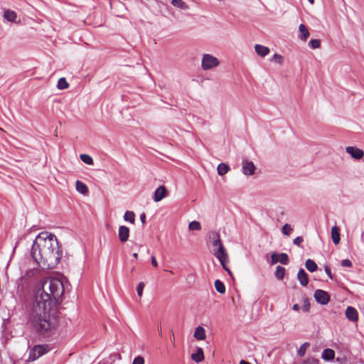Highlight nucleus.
<instances>
[{
  "label": "nucleus",
  "mask_w": 364,
  "mask_h": 364,
  "mask_svg": "<svg viewBox=\"0 0 364 364\" xmlns=\"http://www.w3.org/2000/svg\"><path fill=\"white\" fill-rule=\"evenodd\" d=\"M64 290L62 281L56 277H48L42 282L30 313L31 323L38 332L44 333L57 326L58 306Z\"/></svg>",
  "instance_id": "obj_1"
},
{
  "label": "nucleus",
  "mask_w": 364,
  "mask_h": 364,
  "mask_svg": "<svg viewBox=\"0 0 364 364\" xmlns=\"http://www.w3.org/2000/svg\"><path fill=\"white\" fill-rule=\"evenodd\" d=\"M31 255L42 269H50L59 263L63 251L55 235L42 232L33 243Z\"/></svg>",
  "instance_id": "obj_2"
},
{
  "label": "nucleus",
  "mask_w": 364,
  "mask_h": 364,
  "mask_svg": "<svg viewBox=\"0 0 364 364\" xmlns=\"http://www.w3.org/2000/svg\"><path fill=\"white\" fill-rule=\"evenodd\" d=\"M209 239L213 247V254L220 261L223 269L232 275L227 264L229 262V257L226 249L220 239V234L218 232H211L209 234Z\"/></svg>",
  "instance_id": "obj_3"
},
{
  "label": "nucleus",
  "mask_w": 364,
  "mask_h": 364,
  "mask_svg": "<svg viewBox=\"0 0 364 364\" xmlns=\"http://www.w3.org/2000/svg\"><path fill=\"white\" fill-rule=\"evenodd\" d=\"M50 348L48 345L35 346L29 353L28 361H34L49 352Z\"/></svg>",
  "instance_id": "obj_4"
},
{
  "label": "nucleus",
  "mask_w": 364,
  "mask_h": 364,
  "mask_svg": "<svg viewBox=\"0 0 364 364\" xmlns=\"http://www.w3.org/2000/svg\"><path fill=\"white\" fill-rule=\"evenodd\" d=\"M219 65V60L217 58L210 55L205 54L203 56L201 65L204 70H210L215 68Z\"/></svg>",
  "instance_id": "obj_5"
},
{
  "label": "nucleus",
  "mask_w": 364,
  "mask_h": 364,
  "mask_svg": "<svg viewBox=\"0 0 364 364\" xmlns=\"http://www.w3.org/2000/svg\"><path fill=\"white\" fill-rule=\"evenodd\" d=\"M39 273L40 271L38 268L27 269L21 273V276L19 278V280L22 284H24L31 279L38 278Z\"/></svg>",
  "instance_id": "obj_6"
},
{
  "label": "nucleus",
  "mask_w": 364,
  "mask_h": 364,
  "mask_svg": "<svg viewBox=\"0 0 364 364\" xmlns=\"http://www.w3.org/2000/svg\"><path fill=\"white\" fill-rule=\"evenodd\" d=\"M315 299L321 304H327L330 301V296L328 294L321 289H317L314 292Z\"/></svg>",
  "instance_id": "obj_7"
},
{
  "label": "nucleus",
  "mask_w": 364,
  "mask_h": 364,
  "mask_svg": "<svg viewBox=\"0 0 364 364\" xmlns=\"http://www.w3.org/2000/svg\"><path fill=\"white\" fill-rule=\"evenodd\" d=\"M272 263L276 264L280 262L282 264H287L289 262V257L286 253H273L271 256Z\"/></svg>",
  "instance_id": "obj_8"
},
{
  "label": "nucleus",
  "mask_w": 364,
  "mask_h": 364,
  "mask_svg": "<svg viewBox=\"0 0 364 364\" xmlns=\"http://www.w3.org/2000/svg\"><path fill=\"white\" fill-rule=\"evenodd\" d=\"M167 195V191L164 186H159L154 193L153 199L155 202H159L164 198Z\"/></svg>",
  "instance_id": "obj_9"
},
{
  "label": "nucleus",
  "mask_w": 364,
  "mask_h": 364,
  "mask_svg": "<svg viewBox=\"0 0 364 364\" xmlns=\"http://www.w3.org/2000/svg\"><path fill=\"white\" fill-rule=\"evenodd\" d=\"M255 166L252 161H243L242 162V171L243 173L247 176L252 175L255 173Z\"/></svg>",
  "instance_id": "obj_10"
},
{
  "label": "nucleus",
  "mask_w": 364,
  "mask_h": 364,
  "mask_svg": "<svg viewBox=\"0 0 364 364\" xmlns=\"http://www.w3.org/2000/svg\"><path fill=\"white\" fill-rule=\"evenodd\" d=\"M118 236L122 242H127L129 237V228L124 225L119 226Z\"/></svg>",
  "instance_id": "obj_11"
},
{
  "label": "nucleus",
  "mask_w": 364,
  "mask_h": 364,
  "mask_svg": "<svg viewBox=\"0 0 364 364\" xmlns=\"http://www.w3.org/2000/svg\"><path fill=\"white\" fill-rule=\"evenodd\" d=\"M345 314L346 318L350 321L356 322L358 320V311L352 306L347 307Z\"/></svg>",
  "instance_id": "obj_12"
},
{
  "label": "nucleus",
  "mask_w": 364,
  "mask_h": 364,
  "mask_svg": "<svg viewBox=\"0 0 364 364\" xmlns=\"http://www.w3.org/2000/svg\"><path fill=\"white\" fill-rule=\"evenodd\" d=\"M346 151L347 153L350 154L353 158L355 159H360L363 156V151L361 149L356 147L347 146Z\"/></svg>",
  "instance_id": "obj_13"
},
{
  "label": "nucleus",
  "mask_w": 364,
  "mask_h": 364,
  "mask_svg": "<svg viewBox=\"0 0 364 364\" xmlns=\"http://www.w3.org/2000/svg\"><path fill=\"white\" fill-rule=\"evenodd\" d=\"M297 279L301 285L306 287L309 283L308 274L303 269H300L297 274Z\"/></svg>",
  "instance_id": "obj_14"
},
{
  "label": "nucleus",
  "mask_w": 364,
  "mask_h": 364,
  "mask_svg": "<svg viewBox=\"0 0 364 364\" xmlns=\"http://www.w3.org/2000/svg\"><path fill=\"white\" fill-rule=\"evenodd\" d=\"M331 239L335 245H338L340 242V229L338 226H333L331 228Z\"/></svg>",
  "instance_id": "obj_15"
},
{
  "label": "nucleus",
  "mask_w": 364,
  "mask_h": 364,
  "mask_svg": "<svg viewBox=\"0 0 364 364\" xmlns=\"http://www.w3.org/2000/svg\"><path fill=\"white\" fill-rule=\"evenodd\" d=\"M255 49L257 55L262 57L267 55L270 52L269 48L259 44H256Z\"/></svg>",
  "instance_id": "obj_16"
},
{
  "label": "nucleus",
  "mask_w": 364,
  "mask_h": 364,
  "mask_svg": "<svg viewBox=\"0 0 364 364\" xmlns=\"http://www.w3.org/2000/svg\"><path fill=\"white\" fill-rule=\"evenodd\" d=\"M194 337L198 340H205L206 338L205 331L202 326H198L194 331Z\"/></svg>",
  "instance_id": "obj_17"
},
{
  "label": "nucleus",
  "mask_w": 364,
  "mask_h": 364,
  "mask_svg": "<svg viewBox=\"0 0 364 364\" xmlns=\"http://www.w3.org/2000/svg\"><path fill=\"white\" fill-rule=\"evenodd\" d=\"M299 31L300 32V39L304 41H306L309 36V32L306 26L304 24H300L299 26Z\"/></svg>",
  "instance_id": "obj_18"
},
{
  "label": "nucleus",
  "mask_w": 364,
  "mask_h": 364,
  "mask_svg": "<svg viewBox=\"0 0 364 364\" xmlns=\"http://www.w3.org/2000/svg\"><path fill=\"white\" fill-rule=\"evenodd\" d=\"M191 358L196 363L204 360L203 350L201 348H198L197 352L191 355Z\"/></svg>",
  "instance_id": "obj_19"
},
{
  "label": "nucleus",
  "mask_w": 364,
  "mask_h": 364,
  "mask_svg": "<svg viewBox=\"0 0 364 364\" xmlns=\"http://www.w3.org/2000/svg\"><path fill=\"white\" fill-rule=\"evenodd\" d=\"M75 187H76V190L82 194H86L88 192V188H87V186L83 182H82L80 181H76Z\"/></svg>",
  "instance_id": "obj_20"
},
{
  "label": "nucleus",
  "mask_w": 364,
  "mask_h": 364,
  "mask_svg": "<svg viewBox=\"0 0 364 364\" xmlns=\"http://www.w3.org/2000/svg\"><path fill=\"white\" fill-rule=\"evenodd\" d=\"M171 4L173 6L183 9H189V6L185 3L183 0H172Z\"/></svg>",
  "instance_id": "obj_21"
},
{
  "label": "nucleus",
  "mask_w": 364,
  "mask_h": 364,
  "mask_svg": "<svg viewBox=\"0 0 364 364\" xmlns=\"http://www.w3.org/2000/svg\"><path fill=\"white\" fill-rule=\"evenodd\" d=\"M335 356V352L331 348H326L323 351L322 358L326 360H332Z\"/></svg>",
  "instance_id": "obj_22"
},
{
  "label": "nucleus",
  "mask_w": 364,
  "mask_h": 364,
  "mask_svg": "<svg viewBox=\"0 0 364 364\" xmlns=\"http://www.w3.org/2000/svg\"><path fill=\"white\" fill-rule=\"evenodd\" d=\"M4 16L7 21L14 22L15 21L17 15L15 11L8 9L4 12Z\"/></svg>",
  "instance_id": "obj_23"
},
{
  "label": "nucleus",
  "mask_w": 364,
  "mask_h": 364,
  "mask_svg": "<svg viewBox=\"0 0 364 364\" xmlns=\"http://www.w3.org/2000/svg\"><path fill=\"white\" fill-rule=\"evenodd\" d=\"M305 266L306 268L311 272H315L318 268L316 263L311 259H308L306 261Z\"/></svg>",
  "instance_id": "obj_24"
},
{
  "label": "nucleus",
  "mask_w": 364,
  "mask_h": 364,
  "mask_svg": "<svg viewBox=\"0 0 364 364\" xmlns=\"http://www.w3.org/2000/svg\"><path fill=\"white\" fill-rule=\"evenodd\" d=\"M229 170H230L229 166L224 163L220 164L217 168L218 173L220 176L225 175V173H227L229 171Z\"/></svg>",
  "instance_id": "obj_25"
},
{
  "label": "nucleus",
  "mask_w": 364,
  "mask_h": 364,
  "mask_svg": "<svg viewBox=\"0 0 364 364\" xmlns=\"http://www.w3.org/2000/svg\"><path fill=\"white\" fill-rule=\"evenodd\" d=\"M214 285L218 292L220 294H224L225 292V287L220 280L216 279L215 281Z\"/></svg>",
  "instance_id": "obj_26"
},
{
  "label": "nucleus",
  "mask_w": 364,
  "mask_h": 364,
  "mask_svg": "<svg viewBox=\"0 0 364 364\" xmlns=\"http://www.w3.org/2000/svg\"><path fill=\"white\" fill-rule=\"evenodd\" d=\"M124 219L126 221L130 222L132 224H134L135 222V214L132 211H126L124 215Z\"/></svg>",
  "instance_id": "obj_27"
},
{
  "label": "nucleus",
  "mask_w": 364,
  "mask_h": 364,
  "mask_svg": "<svg viewBox=\"0 0 364 364\" xmlns=\"http://www.w3.org/2000/svg\"><path fill=\"white\" fill-rule=\"evenodd\" d=\"M80 158L82 161L87 165H92L94 164L92 158L88 154H82L80 155Z\"/></svg>",
  "instance_id": "obj_28"
},
{
  "label": "nucleus",
  "mask_w": 364,
  "mask_h": 364,
  "mask_svg": "<svg viewBox=\"0 0 364 364\" xmlns=\"http://www.w3.org/2000/svg\"><path fill=\"white\" fill-rule=\"evenodd\" d=\"M285 271L286 270H285L284 267H281V266H277V269H276V273H275L276 277L279 280L283 279V278L285 275Z\"/></svg>",
  "instance_id": "obj_29"
},
{
  "label": "nucleus",
  "mask_w": 364,
  "mask_h": 364,
  "mask_svg": "<svg viewBox=\"0 0 364 364\" xmlns=\"http://www.w3.org/2000/svg\"><path fill=\"white\" fill-rule=\"evenodd\" d=\"M57 87L59 90H64L69 87V84L65 77H61L58 81Z\"/></svg>",
  "instance_id": "obj_30"
},
{
  "label": "nucleus",
  "mask_w": 364,
  "mask_h": 364,
  "mask_svg": "<svg viewBox=\"0 0 364 364\" xmlns=\"http://www.w3.org/2000/svg\"><path fill=\"white\" fill-rule=\"evenodd\" d=\"M309 346V343H303L299 350H298V355L300 356V357H304L306 352V349Z\"/></svg>",
  "instance_id": "obj_31"
},
{
  "label": "nucleus",
  "mask_w": 364,
  "mask_h": 364,
  "mask_svg": "<svg viewBox=\"0 0 364 364\" xmlns=\"http://www.w3.org/2000/svg\"><path fill=\"white\" fill-rule=\"evenodd\" d=\"M188 228L191 230H200L201 229V225L198 221H192L189 223Z\"/></svg>",
  "instance_id": "obj_32"
},
{
  "label": "nucleus",
  "mask_w": 364,
  "mask_h": 364,
  "mask_svg": "<svg viewBox=\"0 0 364 364\" xmlns=\"http://www.w3.org/2000/svg\"><path fill=\"white\" fill-rule=\"evenodd\" d=\"M309 44L313 49L319 48L321 47V41L318 39H311Z\"/></svg>",
  "instance_id": "obj_33"
},
{
  "label": "nucleus",
  "mask_w": 364,
  "mask_h": 364,
  "mask_svg": "<svg viewBox=\"0 0 364 364\" xmlns=\"http://www.w3.org/2000/svg\"><path fill=\"white\" fill-rule=\"evenodd\" d=\"M145 284L143 282L139 283L137 287V294L139 297H141L143 294V290L144 289Z\"/></svg>",
  "instance_id": "obj_34"
},
{
  "label": "nucleus",
  "mask_w": 364,
  "mask_h": 364,
  "mask_svg": "<svg viewBox=\"0 0 364 364\" xmlns=\"http://www.w3.org/2000/svg\"><path fill=\"white\" fill-rule=\"evenodd\" d=\"M292 231V228L289 224H285L282 228V232L285 235H289L290 232Z\"/></svg>",
  "instance_id": "obj_35"
},
{
  "label": "nucleus",
  "mask_w": 364,
  "mask_h": 364,
  "mask_svg": "<svg viewBox=\"0 0 364 364\" xmlns=\"http://www.w3.org/2000/svg\"><path fill=\"white\" fill-rule=\"evenodd\" d=\"M132 364H144V359L141 356H137L134 359Z\"/></svg>",
  "instance_id": "obj_36"
},
{
  "label": "nucleus",
  "mask_w": 364,
  "mask_h": 364,
  "mask_svg": "<svg viewBox=\"0 0 364 364\" xmlns=\"http://www.w3.org/2000/svg\"><path fill=\"white\" fill-rule=\"evenodd\" d=\"M318 360L314 358H309L306 360H305L302 364H317Z\"/></svg>",
  "instance_id": "obj_37"
},
{
  "label": "nucleus",
  "mask_w": 364,
  "mask_h": 364,
  "mask_svg": "<svg viewBox=\"0 0 364 364\" xmlns=\"http://www.w3.org/2000/svg\"><path fill=\"white\" fill-rule=\"evenodd\" d=\"M304 242V238L302 237H296L294 240H293V243L295 245H297V246H300L301 244Z\"/></svg>",
  "instance_id": "obj_38"
},
{
  "label": "nucleus",
  "mask_w": 364,
  "mask_h": 364,
  "mask_svg": "<svg viewBox=\"0 0 364 364\" xmlns=\"http://www.w3.org/2000/svg\"><path fill=\"white\" fill-rule=\"evenodd\" d=\"M341 265L343 267H352V262L350 259H343L341 262Z\"/></svg>",
  "instance_id": "obj_39"
},
{
  "label": "nucleus",
  "mask_w": 364,
  "mask_h": 364,
  "mask_svg": "<svg viewBox=\"0 0 364 364\" xmlns=\"http://www.w3.org/2000/svg\"><path fill=\"white\" fill-rule=\"evenodd\" d=\"M273 58L275 60V61L278 62L279 63L281 64L282 63L283 58L281 55L274 54Z\"/></svg>",
  "instance_id": "obj_40"
},
{
  "label": "nucleus",
  "mask_w": 364,
  "mask_h": 364,
  "mask_svg": "<svg viewBox=\"0 0 364 364\" xmlns=\"http://www.w3.org/2000/svg\"><path fill=\"white\" fill-rule=\"evenodd\" d=\"M324 270L326 272V273L327 274V275L328 276V277L331 279H333V274L331 272V269L330 268L328 267V266H326L324 267Z\"/></svg>",
  "instance_id": "obj_41"
},
{
  "label": "nucleus",
  "mask_w": 364,
  "mask_h": 364,
  "mask_svg": "<svg viewBox=\"0 0 364 364\" xmlns=\"http://www.w3.org/2000/svg\"><path fill=\"white\" fill-rule=\"evenodd\" d=\"M151 264L154 267H158V262H157L156 259V257L154 256L151 257Z\"/></svg>",
  "instance_id": "obj_42"
},
{
  "label": "nucleus",
  "mask_w": 364,
  "mask_h": 364,
  "mask_svg": "<svg viewBox=\"0 0 364 364\" xmlns=\"http://www.w3.org/2000/svg\"><path fill=\"white\" fill-rule=\"evenodd\" d=\"M309 306H310L309 303V302H306V301H305L304 304V306H303V310H304V311H309Z\"/></svg>",
  "instance_id": "obj_43"
},
{
  "label": "nucleus",
  "mask_w": 364,
  "mask_h": 364,
  "mask_svg": "<svg viewBox=\"0 0 364 364\" xmlns=\"http://www.w3.org/2000/svg\"><path fill=\"white\" fill-rule=\"evenodd\" d=\"M140 220L143 224H144L146 223V215L144 213H142L140 215Z\"/></svg>",
  "instance_id": "obj_44"
},
{
  "label": "nucleus",
  "mask_w": 364,
  "mask_h": 364,
  "mask_svg": "<svg viewBox=\"0 0 364 364\" xmlns=\"http://www.w3.org/2000/svg\"><path fill=\"white\" fill-rule=\"evenodd\" d=\"M299 309H300V307H299V304H295L293 305L292 309L294 311H298L299 310Z\"/></svg>",
  "instance_id": "obj_45"
},
{
  "label": "nucleus",
  "mask_w": 364,
  "mask_h": 364,
  "mask_svg": "<svg viewBox=\"0 0 364 364\" xmlns=\"http://www.w3.org/2000/svg\"><path fill=\"white\" fill-rule=\"evenodd\" d=\"M240 364H250V363H249L248 362H247V361H245V360H241V361L240 362Z\"/></svg>",
  "instance_id": "obj_46"
},
{
  "label": "nucleus",
  "mask_w": 364,
  "mask_h": 364,
  "mask_svg": "<svg viewBox=\"0 0 364 364\" xmlns=\"http://www.w3.org/2000/svg\"><path fill=\"white\" fill-rule=\"evenodd\" d=\"M133 257H134L135 259H137V258H138V254H137V253H134V254H133Z\"/></svg>",
  "instance_id": "obj_47"
},
{
  "label": "nucleus",
  "mask_w": 364,
  "mask_h": 364,
  "mask_svg": "<svg viewBox=\"0 0 364 364\" xmlns=\"http://www.w3.org/2000/svg\"><path fill=\"white\" fill-rule=\"evenodd\" d=\"M311 4H314V0H308Z\"/></svg>",
  "instance_id": "obj_48"
},
{
  "label": "nucleus",
  "mask_w": 364,
  "mask_h": 364,
  "mask_svg": "<svg viewBox=\"0 0 364 364\" xmlns=\"http://www.w3.org/2000/svg\"><path fill=\"white\" fill-rule=\"evenodd\" d=\"M174 339H175V337L173 336V338H171V341H174Z\"/></svg>",
  "instance_id": "obj_49"
},
{
  "label": "nucleus",
  "mask_w": 364,
  "mask_h": 364,
  "mask_svg": "<svg viewBox=\"0 0 364 364\" xmlns=\"http://www.w3.org/2000/svg\"><path fill=\"white\" fill-rule=\"evenodd\" d=\"M174 339H175V337L173 336V338H171V341H174Z\"/></svg>",
  "instance_id": "obj_50"
}]
</instances>
